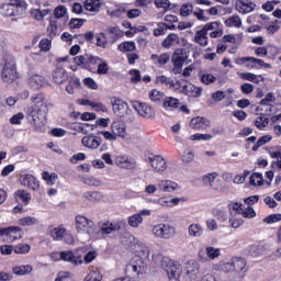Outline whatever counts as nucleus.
Wrapping results in <instances>:
<instances>
[{
    "instance_id": "obj_33",
    "label": "nucleus",
    "mask_w": 281,
    "mask_h": 281,
    "mask_svg": "<svg viewBox=\"0 0 281 281\" xmlns=\"http://www.w3.org/2000/svg\"><path fill=\"white\" fill-rule=\"evenodd\" d=\"M151 60L156 65V67H164V65H168L170 63V54L165 53V54H153L151 55Z\"/></svg>"
},
{
    "instance_id": "obj_5",
    "label": "nucleus",
    "mask_w": 281,
    "mask_h": 281,
    "mask_svg": "<svg viewBox=\"0 0 281 281\" xmlns=\"http://www.w3.org/2000/svg\"><path fill=\"white\" fill-rule=\"evenodd\" d=\"M75 225L78 234L86 233L90 238H93V236H95V231L98 229V226H95V223L87 218L85 215H77L75 218Z\"/></svg>"
},
{
    "instance_id": "obj_51",
    "label": "nucleus",
    "mask_w": 281,
    "mask_h": 281,
    "mask_svg": "<svg viewBox=\"0 0 281 281\" xmlns=\"http://www.w3.org/2000/svg\"><path fill=\"white\" fill-rule=\"evenodd\" d=\"M18 223L21 225V227H33V225L38 224V220L36 217L26 216L20 218Z\"/></svg>"
},
{
    "instance_id": "obj_48",
    "label": "nucleus",
    "mask_w": 281,
    "mask_h": 281,
    "mask_svg": "<svg viewBox=\"0 0 281 281\" xmlns=\"http://www.w3.org/2000/svg\"><path fill=\"white\" fill-rule=\"evenodd\" d=\"M49 9H33L31 11V16H33V19H35V21H43V19H45L47 16V14H49Z\"/></svg>"
},
{
    "instance_id": "obj_47",
    "label": "nucleus",
    "mask_w": 281,
    "mask_h": 281,
    "mask_svg": "<svg viewBox=\"0 0 281 281\" xmlns=\"http://www.w3.org/2000/svg\"><path fill=\"white\" fill-rule=\"evenodd\" d=\"M142 223H144V217H140V215H138L137 213L131 215L127 220V224L134 229H137V227L142 225Z\"/></svg>"
},
{
    "instance_id": "obj_43",
    "label": "nucleus",
    "mask_w": 281,
    "mask_h": 281,
    "mask_svg": "<svg viewBox=\"0 0 281 281\" xmlns=\"http://www.w3.org/2000/svg\"><path fill=\"white\" fill-rule=\"evenodd\" d=\"M61 260L65 262H71L72 265H80V262H82L80 258L74 256L72 251H61Z\"/></svg>"
},
{
    "instance_id": "obj_7",
    "label": "nucleus",
    "mask_w": 281,
    "mask_h": 281,
    "mask_svg": "<svg viewBox=\"0 0 281 281\" xmlns=\"http://www.w3.org/2000/svg\"><path fill=\"white\" fill-rule=\"evenodd\" d=\"M151 234L156 236V238L169 239L175 236L176 229L175 226L170 224L160 223L153 226Z\"/></svg>"
},
{
    "instance_id": "obj_54",
    "label": "nucleus",
    "mask_w": 281,
    "mask_h": 281,
    "mask_svg": "<svg viewBox=\"0 0 281 281\" xmlns=\"http://www.w3.org/2000/svg\"><path fill=\"white\" fill-rule=\"evenodd\" d=\"M271 139H273L272 135H265L261 136L256 144L252 146V150L256 153V150H258V148L265 146V144H269V142H271Z\"/></svg>"
},
{
    "instance_id": "obj_11",
    "label": "nucleus",
    "mask_w": 281,
    "mask_h": 281,
    "mask_svg": "<svg viewBox=\"0 0 281 281\" xmlns=\"http://www.w3.org/2000/svg\"><path fill=\"white\" fill-rule=\"evenodd\" d=\"M132 106L134 111H136L140 117H145V120H150L155 116V109H153L148 103L133 101Z\"/></svg>"
},
{
    "instance_id": "obj_24",
    "label": "nucleus",
    "mask_w": 281,
    "mask_h": 281,
    "mask_svg": "<svg viewBox=\"0 0 281 281\" xmlns=\"http://www.w3.org/2000/svg\"><path fill=\"white\" fill-rule=\"evenodd\" d=\"M115 164L119 168H124L125 170H133V168H135V159L126 155L117 156L115 158Z\"/></svg>"
},
{
    "instance_id": "obj_58",
    "label": "nucleus",
    "mask_w": 281,
    "mask_h": 281,
    "mask_svg": "<svg viewBox=\"0 0 281 281\" xmlns=\"http://www.w3.org/2000/svg\"><path fill=\"white\" fill-rule=\"evenodd\" d=\"M83 281H102V272L100 270L90 271Z\"/></svg>"
},
{
    "instance_id": "obj_56",
    "label": "nucleus",
    "mask_w": 281,
    "mask_h": 281,
    "mask_svg": "<svg viewBox=\"0 0 281 281\" xmlns=\"http://www.w3.org/2000/svg\"><path fill=\"white\" fill-rule=\"evenodd\" d=\"M213 135L211 134H193L190 136L191 142H210L213 139Z\"/></svg>"
},
{
    "instance_id": "obj_64",
    "label": "nucleus",
    "mask_w": 281,
    "mask_h": 281,
    "mask_svg": "<svg viewBox=\"0 0 281 281\" xmlns=\"http://www.w3.org/2000/svg\"><path fill=\"white\" fill-rule=\"evenodd\" d=\"M268 155L271 157V159H280L281 158V147L280 146H276V147H271L268 150Z\"/></svg>"
},
{
    "instance_id": "obj_38",
    "label": "nucleus",
    "mask_w": 281,
    "mask_h": 281,
    "mask_svg": "<svg viewBox=\"0 0 281 281\" xmlns=\"http://www.w3.org/2000/svg\"><path fill=\"white\" fill-rule=\"evenodd\" d=\"M191 238H201L203 236V226L201 224H191L188 228Z\"/></svg>"
},
{
    "instance_id": "obj_22",
    "label": "nucleus",
    "mask_w": 281,
    "mask_h": 281,
    "mask_svg": "<svg viewBox=\"0 0 281 281\" xmlns=\"http://www.w3.org/2000/svg\"><path fill=\"white\" fill-rule=\"evenodd\" d=\"M117 229H120V225L108 222L103 224L99 232H94L92 238H104V235L113 234V232H117Z\"/></svg>"
},
{
    "instance_id": "obj_18",
    "label": "nucleus",
    "mask_w": 281,
    "mask_h": 281,
    "mask_svg": "<svg viewBox=\"0 0 281 281\" xmlns=\"http://www.w3.org/2000/svg\"><path fill=\"white\" fill-rule=\"evenodd\" d=\"M2 80L8 85H12L16 80V67L12 64H5L2 69Z\"/></svg>"
},
{
    "instance_id": "obj_53",
    "label": "nucleus",
    "mask_w": 281,
    "mask_h": 281,
    "mask_svg": "<svg viewBox=\"0 0 281 281\" xmlns=\"http://www.w3.org/2000/svg\"><path fill=\"white\" fill-rule=\"evenodd\" d=\"M30 249H32V247L30 245L23 244V243H20L18 245L13 246L14 254H19L22 256H25V254H30Z\"/></svg>"
},
{
    "instance_id": "obj_39",
    "label": "nucleus",
    "mask_w": 281,
    "mask_h": 281,
    "mask_svg": "<svg viewBox=\"0 0 281 281\" xmlns=\"http://www.w3.org/2000/svg\"><path fill=\"white\" fill-rule=\"evenodd\" d=\"M149 100L155 102V104H161V102L164 103V100H166V94L157 89H154L149 92Z\"/></svg>"
},
{
    "instance_id": "obj_50",
    "label": "nucleus",
    "mask_w": 281,
    "mask_h": 281,
    "mask_svg": "<svg viewBox=\"0 0 281 281\" xmlns=\"http://www.w3.org/2000/svg\"><path fill=\"white\" fill-rule=\"evenodd\" d=\"M228 212L231 216H236V214L243 213V203L240 202H231L228 203Z\"/></svg>"
},
{
    "instance_id": "obj_32",
    "label": "nucleus",
    "mask_w": 281,
    "mask_h": 281,
    "mask_svg": "<svg viewBox=\"0 0 281 281\" xmlns=\"http://www.w3.org/2000/svg\"><path fill=\"white\" fill-rule=\"evenodd\" d=\"M245 267H247V261L244 258L235 257L233 258V270L237 276H243L245 273Z\"/></svg>"
},
{
    "instance_id": "obj_15",
    "label": "nucleus",
    "mask_w": 281,
    "mask_h": 281,
    "mask_svg": "<svg viewBox=\"0 0 281 281\" xmlns=\"http://www.w3.org/2000/svg\"><path fill=\"white\" fill-rule=\"evenodd\" d=\"M19 181L21 186L29 188V190H33L34 192L41 188V182L38 179L30 173L21 175Z\"/></svg>"
},
{
    "instance_id": "obj_6",
    "label": "nucleus",
    "mask_w": 281,
    "mask_h": 281,
    "mask_svg": "<svg viewBox=\"0 0 281 281\" xmlns=\"http://www.w3.org/2000/svg\"><path fill=\"white\" fill-rule=\"evenodd\" d=\"M102 60V58L91 54L80 55L74 58L75 65H78V67L87 69L88 71H92L91 65L99 66Z\"/></svg>"
},
{
    "instance_id": "obj_61",
    "label": "nucleus",
    "mask_w": 281,
    "mask_h": 281,
    "mask_svg": "<svg viewBox=\"0 0 281 281\" xmlns=\"http://www.w3.org/2000/svg\"><path fill=\"white\" fill-rule=\"evenodd\" d=\"M192 12H194V5H192L191 3H184L180 8V14L182 16H190Z\"/></svg>"
},
{
    "instance_id": "obj_29",
    "label": "nucleus",
    "mask_w": 281,
    "mask_h": 281,
    "mask_svg": "<svg viewBox=\"0 0 281 281\" xmlns=\"http://www.w3.org/2000/svg\"><path fill=\"white\" fill-rule=\"evenodd\" d=\"M246 67L248 69H258L260 67H265L266 69H271V64L265 63L262 59H258L256 57H248L246 61Z\"/></svg>"
},
{
    "instance_id": "obj_20",
    "label": "nucleus",
    "mask_w": 281,
    "mask_h": 281,
    "mask_svg": "<svg viewBox=\"0 0 281 281\" xmlns=\"http://www.w3.org/2000/svg\"><path fill=\"white\" fill-rule=\"evenodd\" d=\"M205 254L206 256L203 254V251L199 252V258L201 262H210V260H216V258L221 256V250L220 248L207 246L205 248Z\"/></svg>"
},
{
    "instance_id": "obj_35",
    "label": "nucleus",
    "mask_w": 281,
    "mask_h": 281,
    "mask_svg": "<svg viewBox=\"0 0 281 281\" xmlns=\"http://www.w3.org/2000/svg\"><path fill=\"white\" fill-rule=\"evenodd\" d=\"M82 196L86 201H89L90 203H98L103 199L102 192L100 191H86L83 192Z\"/></svg>"
},
{
    "instance_id": "obj_26",
    "label": "nucleus",
    "mask_w": 281,
    "mask_h": 281,
    "mask_svg": "<svg viewBox=\"0 0 281 281\" xmlns=\"http://www.w3.org/2000/svg\"><path fill=\"white\" fill-rule=\"evenodd\" d=\"M214 26L212 25H204L202 30L198 31L194 36V41L198 43V45H201V47H207V30L212 29Z\"/></svg>"
},
{
    "instance_id": "obj_30",
    "label": "nucleus",
    "mask_w": 281,
    "mask_h": 281,
    "mask_svg": "<svg viewBox=\"0 0 281 281\" xmlns=\"http://www.w3.org/2000/svg\"><path fill=\"white\" fill-rule=\"evenodd\" d=\"M214 271H224V273L234 272V259L229 261H220L218 263L213 265Z\"/></svg>"
},
{
    "instance_id": "obj_19",
    "label": "nucleus",
    "mask_w": 281,
    "mask_h": 281,
    "mask_svg": "<svg viewBox=\"0 0 281 281\" xmlns=\"http://www.w3.org/2000/svg\"><path fill=\"white\" fill-rule=\"evenodd\" d=\"M111 131L121 139H126V137H128V132H126V123H124V121H113L111 124Z\"/></svg>"
},
{
    "instance_id": "obj_37",
    "label": "nucleus",
    "mask_w": 281,
    "mask_h": 281,
    "mask_svg": "<svg viewBox=\"0 0 281 281\" xmlns=\"http://www.w3.org/2000/svg\"><path fill=\"white\" fill-rule=\"evenodd\" d=\"M123 243H124V245L130 247V249L135 251L139 247L142 240H139L137 237H135V235H126L124 237Z\"/></svg>"
},
{
    "instance_id": "obj_42",
    "label": "nucleus",
    "mask_w": 281,
    "mask_h": 281,
    "mask_svg": "<svg viewBox=\"0 0 281 281\" xmlns=\"http://www.w3.org/2000/svg\"><path fill=\"white\" fill-rule=\"evenodd\" d=\"M156 83L165 85V87H170L171 89H177V81H173L172 79H170L164 75L156 77Z\"/></svg>"
},
{
    "instance_id": "obj_28",
    "label": "nucleus",
    "mask_w": 281,
    "mask_h": 281,
    "mask_svg": "<svg viewBox=\"0 0 281 281\" xmlns=\"http://www.w3.org/2000/svg\"><path fill=\"white\" fill-rule=\"evenodd\" d=\"M190 126L195 131H205L210 126V121L203 116H196L191 120Z\"/></svg>"
},
{
    "instance_id": "obj_4",
    "label": "nucleus",
    "mask_w": 281,
    "mask_h": 281,
    "mask_svg": "<svg viewBox=\"0 0 281 281\" xmlns=\"http://www.w3.org/2000/svg\"><path fill=\"white\" fill-rule=\"evenodd\" d=\"M27 12V2L25 0H13L11 3L2 4L0 13L3 16H24Z\"/></svg>"
},
{
    "instance_id": "obj_63",
    "label": "nucleus",
    "mask_w": 281,
    "mask_h": 281,
    "mask_svg": "<svg viewBox=\"0 0 281 281\" xmlns=\"http://www.w3.org/2000/svg\"><path fill=\"white\" fill-rule=\"evenodd\" d=\"M95 41H97L95 45L98 47H103L104 48L108 45L106 35H104V33H98L95 35Z\"/></svg>"
},
{
    "instance_id": "obj_8",
    "label": "nucleus",
    "mask_w": 281,
    "mask_h": 281,
    "mask_svg": "<svg viewBox=\"0 0 281 281\" xmlns=\"http://www.w3.org/2000/svg\"><path fill=\"white\" fill-rule=\"evenodd\" d=\"M147 164L153 168L154 172L164 175L168 170V161L161 155H150L147 158Z\"/></svg>"
},
{
    "instance_id": "obj_45",
    "label": "nucleus",
    "mask_w": 281,
    "mask_h": 281,
    "mask_svg": "<svg viewBox=\"0 0 281 281\" xmlns=\"http://www.w3.org/2000/svg\"><path fill=\"white\" fill-rule=\"evenodd\" d=\"M102 5V2L100 0H86L85 1V9L88 10V12H98Z\"/></svg>"
},
{
    "instance_id": "obj_34",
    "label": "nucleus",
    "mask_w": 281,
    "mask_h": 281,
    "mask_svg": "<svg viewBox=\"0 0 281 281\" xmlns=\"http://www.w3.org/2000/svg\"><path fill=\"white\" fill-rule=\"evenodd\" d=\"M66 232H67V229L63 226L50 227L49 236H50V238H53V240L60 241V240H63Z\"/></svg>"
},
{
    "instance_id": "obj_3",
    "label": "nucleus",
    "mask_w": 281,
    "mask_h": 281,
    "mask_svg": "<svg viewBox=\"0 0 281 281\" xmlns=\"http://www.w3.org/2000/svg\"><path fill=\"white\" fill-rule=\"evenodd\" d=\"M148 269V263L142 261V258L135 256L125 267V278L128 281H139L144 278L145 272Z\"/></svg>"
},
{
    "instance_id": "obj_14",
    "label": "nucleus",
    "mask_w": 281,
    "mask_h": 281,
    "mask_svg": "<svg viewBox=\"0 0 281 281\" xmlns=\"http://www.w3.org/2000/svg\"><path fill=\"white\" fill-rule=\"evenodd\" d=\"M157 186H158V192H164L167 194L177 192V190H181V187L179 186V183L170 179H158Z\"/></svg>"
},
{
    "instance_id": "obj_62",
    "label": "nucleus",
    "mask_w": 281,
    "mask_h": 281,
    "mask_svg": "<svg viewBox=\"0 0 281 281\" xmlns=\"http://www.w3.org/2000/svg\"><path fill=\"white\" fill-rule=\"evenodd\" d=\"M135 42H124L119 45L120 52H135Z\"/></svg>"
},
{
    "instance_id": "obj_12",
    "label": "nucleus",
    "mask_w": 281,
    "mask_h": 281,
    "mask_svg": "<svg viewBox=\"0 0 281 281\" xmlns=\"http://www.w3.org/2000/svg\"><path fill=\"white\" fill-rule=\"evenodd\" d=\"M188 60V53L183 50V48H178L172 55V63L175 65L172 71L173 74H181V69Z\"/></svg>"
},
{
    "instance_id": "obj_55",
    "label": "nucleus",
    "mask_w": 281,
    "mask_h": 281,
    "mask_svg": "<svg viewBox=\"0 0 281 281\" xmlns=\"http://www.w3.org/2000/svg\"><path fill=\"white\" fill-rule=\"evenodd\" d=\"M255 126L259 131H265V128H267V126H269V119L267 116H258L255 120Z\"/></svg>"
},
{
    "instance_id": "obj_2",
    "label": "nucleus",
    "mask_w": 281,
    "mask_h": 281,
    "mask_svg": "<svg viewBox=\"0 0 281 281\" xmlns=\"http://www.w3.org/2000/svg\"><path fill=\"white\" fill-rule=\"evenodd\" d=\"M33 105L29 110V119L32 120L33 124H43L47 117L49 109L47 108V101L45 94L38 93L32 97Z\"/></svg>"
},
{
    "instance_id": "obj_44",
    "label": "nucleus",
    "mask_w": 281,
    "mask_h": 281,
    "mask_svg": "<svg viewBox=\"0 0 281 281\" xmlns=\"http://www.w3.org/2000/svg\"><path fill=\"white\" fill-rule=\"evenodd\" d=\"M179 43V35L177 33H170L162 42V47L167 49Z\"/></svg>"
},
{
    "instance_id": "obj_13",
    "label": "nucleus",
    "mask_w": 281,
    "mask_h": 281,
    "mask_svg": "<svg viewBox=\"0 0 281 281\" xmlns=\"http://www.w3.org/2000/svg\"><path fill=\"white\" fill-rule=\"evenodd\" d=\"M113 113L117 115V117H125L131 112V109H128V103H126L122 99L113 98L111 100Z\"/></svg>"
},
{
    "instance_id": "obj_21",
    "label": "nucleus",
    "mask_w": 281,
    "mask_h": 281,
    "mask_svg": "<svg viewBox=\"0 0 281 281\" xmlns=\"http://www.w3.org/2000/svg\"><path fill=\"white\" fill-rule=\"evenodd\" d=\"M236 10L240 14H249L256 10V3L251 0H238L236 2Z\"/></svg>"
},
{
    "instance_id": "obj_41",
    "label": "nucleus",
    "mask_w": 281,
    "mask_h": 281,
    "mask_svg": "<svg viewBox=\"0 0 281 281\" xmlns=\"http://www.w3.org/2000/svg\"><path fill=\"white\" fill-rule=\"evenodd\" d=\"M181 103L179 102V99L175 97H165V100L162 101L164 109H179V105Z\"/></svg>"
},
{
    "instance_id": "obj_59",
    "label": "nucleus",
    "mask_w": 281,
    "mask_h": 281,
    "mask_svg": "<svg viewBox=\"0 0 281 281\" xmlns=\"http://www.w3.org/2000/svg\"><path fill=\"white\" fill-rule=\"evenodd\" d=\"M83 182L86 183V186H91L93 188H100V186H102V180L93 176L86 177L83 179Z\"/></svg>"
},
{
    "instance_id": "obj_40",
    "label": "nucleus",
    "mask_w": 281,
    "mask_h": 281,
    "mask_svg": "<svg viewBox=\"0 0 281 281\" xmlns=\"http://www.w3.org/2000/svg\"><path fill=\"white\" fill-rule=\"evenodd\" d=\"M31 271H34L32 265L15 266L12 268V272L15 276H27Z\"/></svg>"
},
{
    "instance_id": "obj_1",
    "label": "nucleus",
    "mask_w": 281,
    "mask_h": 281,
    "mask_svg": "<svg viewBox=\"0 0 281 281\" xmlns=\"http://www.w3.org/2000/svg\"><path fill=\"white\" fill-rule=\"evenodd\" d=\"M151 260L155 262V265H160L161 269L166 271L169 281H181L183 268L179 261H175L170 259V257L161 254L151 255Z\"/></svg>"
},
{
    "instance_id": "obj_27",
    "label": "nucleus",
    "mask_w": 281,
    "mask_h": 281,
    "mask_svg": "<svg viewBox=\"0 0 281 281\" xmlns=\"http://www.w3.org/2000/svg\"><path fill=\"white\" fill-rule=\"evenodd\" d=\"M135 251L138 252L137 257L140 258L143 262L146 265L150 262V248L148 245H146V243L140 241V245L136 247Z\"/></svg>"
},
{
    "instance_id": "obj_23",
    "label": "nucleus",
    "mask_w": 281,
    "mask_h": 281,
    "mask_svg": "<svg viewBox=\"0 0 281 281\" xmlns=\"http://www.w3.org/2000/svg\"><path fill=\"white\" fill-rule=\"evenodd\" d=\"M126 14L127 19H138V16L142 15V10L139 9H116L112 12V16H115L116 19H120V16H124Z\"/></svg>"
},
{
    "instance_id": "obj_10",
    "label": "nucleus",
    "mask_w": 281,
    "mask_h": 281,
    "mask_svg": "<svg viewBox=\"0 0 281 281\" xmlns=\"http://www.w3.org/2000/svg\"><path fill=\"white\" fill-rule=\"evenodd\" d=\"M0 236H4L7 243H14L23 238V229L19 226H10L7 228H0Z\"/></svg>"
},
{
    "instance_id": "obj_25",
    "label": "nucleus",
    "mask_w": 281,
    "mask_h": 281,
    "mask_svg": "<svg viewBox=\"0 0 281 281\" xmlns=\"http://www.w3.org/2000/svg\"><path fill=\"white\" fill-rule=\"evenodd\" d=\"M52 76L55 85H65V82H67L69 79L67 70H65L63 67H56L55 70H53Z\"/></svg>"
},
{
    "instance_id": "obj_9",
    "label": "nucleus",
    "mask_w": 281,
    "mask_h": 281,
    "mask_svg": "<svg viewBox=\"0 0 281 281\" xmlns=\"http://www.w3.org/2000/svg\"><path fill=\"white\" fill-rule=\"evenodd\" d=\"M201 266L198 263L196 260L190 259L184 265V281H196L199 280Z\"/></svg>"
},
{
    "instance_id": "obj_17",
    "label": "nucleus",
    "mask_w": 281,
    "mask_h": 281,
    "mask_svg": "<svg viewBox=\"0 0 281 281\" xmlns=\"http://www.w3.org/2000/svg\"><path fill=\"white\" fill-rule=\"evenodd\" d=\"M29 85L35 91H40V89H45V87H49V81L45 79V77L35 74L29 78Z\"/></svg>"
},
{
    "instance_id": "obj_46",
    "label": "nucleus",
    "mask_w": 281,
    "mask_h": 281,
    "mask_svg": "<svg viewBox=\"0 0 281 281\" xmlns=\"http://www.w3.org/2000/svg\"><path fill=\"white\" fill-rule=\"evenodd\" d=\"M248 254L251 256V258H258V256H262V254H265V248L262 245L254 244L249 246Z\"/></svg>"
},
{
    "instance_id": "obj_49",
    "label": "nucleus",
    "mask_w": 281,
    "mask_h": 281,
    "mask_svg": "<svg viewBox=\"0 0 281 281\" xmlns=\"http://www.w3.org/2000/svg\"><path fill=\"white\" fill-rule=\"evenodd\" d=\"M226 27H240L243 25V20L239 15H232L225 20Z\"/></svg>"
},
{
    "instance_id": "obj_52",
    "label": "nucleus",
    "mask_w": 281,
    "mask_h": 281,
    "mask_svg": "<svg viewBox=\"0 0 281 281\" xmlns=\"http://www.w3.org/2000/svg\"><path fill=\"white\" fill-rule=\"evenodd\" d=\"M212 214L217 218V221H220V223H225L228 218L227 211H225V209H214Z\"/></svg>"
},
{
    "instance_id": "obj_31",
    "label": "nucleus",
    "mask_w": 281,
    "mask_h": 281,
    "mask_svg": "<svg viewBox=\"0 0 281 281\" xmlns=\"http://www.w3.org/2000/svg\"><path fill=\"white\" fill-rule=\"evenodd\" d=\"M193 89H194V85L186 80L176 81V91H180V93H184V95L189 97Z\"/></svg>"
},
{
    "instance_id": "obj_16",
    "label": "nucleus",
    "mask_w": 281,
    "mask_h": 281,
    "mask_svg": "<svg viewBox=\"0 0 281 281\" xmlns=\"http://www.w3.org/2000/svg\"><path fill=\"white\" fill-rule=\"evenodd\" d=\"M81 144L85 148H89V150H98V148L102 146V137L94 134H88L82 137Z\"/></svg>"
},
{
    "instance_id": "obj_57",
    "label": "nucleus",
    "mask_w": 281,
    "mask_h": 281,
    "mask_svg": "<svg viewBox=\"0 0 281 281\" xmlns=\"http://www.w3.org/2000/svg\"><path fill=\"white\" fill-rule=\"evenodd\" d=\"M265 183V178L262 177V173H252L250 176V184L251 186H257V187H260V186H263Z\"/></svg>"
},
{
    "instance_id": "obj_60",
    "label": "nucleus",
    "mask_w": 281,
    "mask_h": 281,
    "mask_svg": "<svg viewBox=\"0 0 281 281\" xmlns=\"http://www.w3.org/2000/svg\"><path fill=\"white\" fill-rule=\"evenodd\" d=\"M97 67V74L99 76H106V74H109V63H106L105 59H101Z\"/></svg>"
},
{
    "instance_id": "obj_36",
    "label": "nucleus",
    "mask_w": 281,
    "mask_h": 281,
    "mask_svg": "<svg viewBox=\"0 0 281 281\" xmlns=\"http://www.w3.org/2000/svg\"><path fill=\"white\" fill-rule=\"evenodd\" d=\"M205 25H211V29H207V32H210L211 38H221L223 36V31L221 30V23L220 22H210Z\"/></svg>"
}]
</instances>
